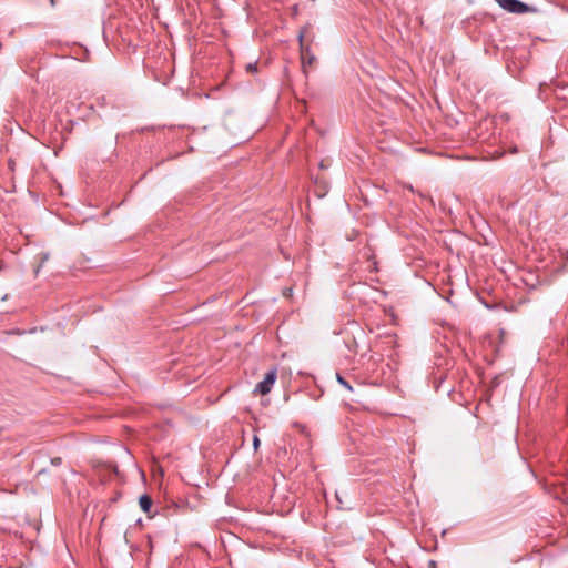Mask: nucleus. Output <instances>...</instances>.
I'll use <instances>...</instances> for the list:
<instances>
[{
	"label": "nucleus",
	"mask_w": 568,
	"mask_h": 568,
	"mask_svg": "<svg viewBox=\"0 0 568 568\" xmlns=\"http://www.w3.org/2000/svg\"><path fill=\"white\" fill-rule=\"evenodd\" d=\"M496 3L507 12L510 13H527V12H536L537 9L529 7L528 4L519 1V0H495Z\"/></svg>",
	"instance_id": "nucleus-1"
},
{
	"label": "nucleus",
	"mask_w": 568,
	"mask_h": 568,
	"mask_svg": "<svg viewBox=\"0 0 568 568\" xmlns=\"http://www.w3.org/2000/svg\"><path fill=\"white\" fill-rule=\"evenodd\" d=\"M304 33L305 29L301 30L298 33V43H300V51H301V59H302V67L304 72L306 73V67H312L313 63L316 61V57L311 50L308 45L304 44Z\"/></svg>",
	"instance_id": "nucleus-2"
},
{
	"label": "nucleus",
	"mask_w": 568,
	"mask_h": 568,
	"mask_svg": "<svg viewBox=\"0 0 568 568\" xmlns=\"http://www.w3.org/2000/svg\"><path fill=\"white\" fill-rule=\"evenodd\" d=\"M276 377H277V369H276V367H273L265 374L263 381H261L260 383L256 384V386L254 388V394H260V395L268 394L276 381Z\"/></svg>",
	"instance_id": "nucleus-3"
},
{
	"label": "nucleus",
	"mask_w": 568,
	"mask_h": 568,
	"mask_svg": "<svg viewBox=\"0 0 568 568\" xmlns=\"http://www.w3.org/2000/svg\"><path fill=\"white\" fill-rule=\"evenodd\" d=\"M139 505L144 513L150 514L153 506V500L149 495H142L139 498Z\"/></svg>",
	"instance_id": "nucleus-4"
},
{
	"label": "nucleus",
	"mask_w": 568,
	"mask_h": 568,
	"mask_svg": "<svg viewBox=\"0 0 568 568\" xmlns=\"http://www.w3.org/2000/svg\"><path fill=\"white\" fill-rule=\"evenodd\" d=\"M337 382L343 385L345 388H347L348 390H352V386L348 384V382L343 378L339 374H337Z\"/></svg>",
	"instance_id": "nucleus-5"
},
{
	"label": "nucleus",
	"mask_w": 568,
	"mask_h": 568,
	"mask_svg": "<svg viewBox=\"0 0 568 568\" xmlns=\"http://www.w3.org/2000/svg\"><path fill=\"white\" fill-rule=\"evenodd\" d=\"M246 70L250 72H255L257 70L256 63H248Z\"/></svg>",
	"instance_id": "nucleus-6"
},
{
	"label": "nucleus",
	"mask_w": 568,
	"mask_h": 568,
	"mask_svg": "<svg viewBox=\"0 0 568 568\" xmlns=\"http://www.w3.org/2000/svg\"><path fill=\"white\" fill-rule=\"evenodd\" d=\"M253 446H254V449H257L260 446V439L257 436H254V438H253Z\"/></svg>",
	"instance_id": "nucleus-7"
},
{
	"label": "nucleus",
	"mask_w": 568,
	"mask_h": 568,
	"mask_svg": "<svg viewBox=\"0 0 568 568\" xmlns=\"http://www.w3.org/2000/svg\"><path fill=\"white\" fill-rule=\"evenodd\" d=\"M428 568H437V562L435 560H429Z\"/></svg>",
	"instance_id": "nucleus-8"
},
{
	"label": "nucleus",
	"mask_w": 568,
	"mask_h": 568,
	"mask_svg": "<svg viewBox=\"0 0 568 568\" xmlns=\"http://www.w3.org/2000/svg\"><path fill=\"white\" fill-rule=\"evenodd\" d=\"M51 463H52L53 465H55V466H57V465H60V464H61V458H59V457L53 458V459L51 460Z\"/></svg>",
	"instance_id": "nucleus-9"
},
{
	"label": "nucleus",
	"mask_w": 568,
	"mask_h": 568,
	"mask_svg": "<svg viewBox=\"0 0 568 568\" xmlns=\"http://www.w3.org/2000/svg\"><path fill=\"white\" fill-rule=\"evenodd\" d=\"M49 1H50L51 7H55V0H49Z\"/></svg>",
	"instance_id": "nucleus-10"
}]
</instances>
